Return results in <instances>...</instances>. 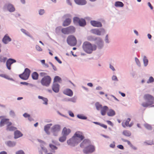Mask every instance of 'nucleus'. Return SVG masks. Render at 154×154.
<instances>
[{
	"mask_svg": "<svg viewBox=\"0 0 154 154\" xmlns=\"http://www.w3.org/2000/svg\"><path fill=\"white\" fill-rule=\"evenodd\" d=\"M71 131L70 129H67L66 128H63L62 131V133L63 135L67 136L70 133Z\"/></svg>",
	"mask_w": 154,
	"mask_h": 154,
	"instance_id": "nucleus-22",
	"label": "nucleus"
},
{
	"mask_svg": "<svg viewBox=\"0 0 154 154\" xmlns=\"http://www.w3.org/2000/svg\"><path fill=\"white\" fill-rule=\"evenodd\" d=\"M62 27L61 26H58L55 29V32L57 34L59 35L60 33V31H61Z\"/></svg>",
	"mask_w": 154,
	"mask_h": 154,
	"instance_id": "nucleus-41",
	"label": "nucleus"
},
{
	"mask_svg": "<svg viewBox=\"0 0 154 154\" xmlns=\"http://www.w3.org/2000/svg\"><path fill=\"white\" fill-rule=\"evenodd\" d=\"M117 147L120 149H124V147L122 145H118L117 146Z\"/></svg>",
	"mask_w": 154,
	"mask_h": 154,
	"instance_id": "nucleus-64",
	"label": "nucleus"
},
{
	"mask_svg": "<svg viewBox=\"0 0 154 154\" xmlns=\"http://www.w3.org/2000/svg\"><path fill=\"white\" fill-rule=\"evenodd\" d=\"M17 129V128L14 126H10L8 127H6V130L8 131H15Z\"/></svg>",
	"mask_w": 154,
	"mask_h": 154,
	"instance_id": "nucleus-36",
	"label": "nucleus"
},
{
	"mask_svg": "<svg viewBox=\"0 0 154 154\" xmlns=\"http://www.w3.org/2000/svg\"><path fill=\"white\" fill-rule=\"evenodd\" d=\"M2 42L5 44H7L12 41L11 38L8 35V34L5 35L2 39Z\"/></svg>",
	"mask_w": 154,
	"mask_h": 154,
	"instance_id": "nucleus-12",
	"label": "nucleus"
},
{
	"mask_svg": "<svg viewBox=\"0 0 154 154\" xmlns=\"http://www.w3.org/2000/svg\"><path fill=\"white\" fill-rule=\"evenodd\" d=\"M122 134L124 135L126 137H130L131 135L130 132L127 130L124 131Z\"/></svg>",
	"mask_w": 154,
	"mask_h": 154,
	"instance_id": "nucleus-39",
	"label": "nucleus"
},
{
	"mask_svg": "<svg viewBox=\"0 0 154 154\" xmlns=\"http://www.w3.org/2000/svg\"><path fill=\"white\" fill-rule=\"evenodd\" d=\"M82 142L85 144L87 143H89L90 142V140L88 139H84Z\"/></svg>",
	"mask_w": 154,
	"mask_h": 154,
	"instance_id": "nucleus-61",
	"label": "nucleus"
},
{
	"mask_svg": "<svg viewBox=\"0 0 154 154\" xmlns=\"http://www.w3.org/2000/svg\"><path fill=\"white\" fill-rule=\"evenodd\" d=\"M80 20V18L78 17H74L73 18V23L75 25H78Z\"/></svg>",
	"mask_w": 154,
	"mask_h": 154,
	"instance_id": "nucleus-34",
	"label": "nucleus"
},
{
	"mask_svg": "<svg viewBox=\"0 0 154 154\" xmlns=\"http://www.w3.org/2000/svg\"><path fill=\"white\" fill-rule=\"evenodd\" d=\"M45 11L43 9H40L38 11L39 14L40 15H43L45 13Z\"/></svg>",
	"mask_w": 154,
	"mask_h": 154,
	"instance_id": "nucleus-50",
	"label": "nucleus"
},
{
	"mask_svg": "<svg viewBox=\"0 0 154 154\" xmlns=\"http://www.w3.org/2000/svg\"><path fill=\"white\" fill-rule=\"evenodd\" d=\"M35 48L37 51H42V49L41 48V47L38 45H36L35 46Z\"/></svg>",
	"mask_w": 154,
	"mask_h": 154,
	"instance_id": "nucleus-54",
	"label": "nucleus"
},
{
	"mask_svg": "<svg viewBox=\"0 0 154 154\" xmlns=\"http://www.w3.org/2000/svg\"><path fill=\"white\" fill-rule=\"evenodd\" d=\"M38 98L39 99H42V100L44 102V103H43V104H45V105L48 104V100L47 98L43 97L40 96H38Z\"/></svg>",
	"mask_w": 154,
	"mask_h": 154,
	"instance_id": "nucleus-33",
	"label": "nucleus"
},
{
	"mask_svg": "<svg viewBox=\"0 0 154 154\" xmlns=\"http://www.w3.org/2000/svg\"><path fill=\"white\" fill-rule=\"evenodd\" d=\"M143 61L144 66H146L148 64V60L145 56H144L143 57Z\"/></svg>",
	"mask_w": 154,
	"mask_h": 154,
	"instance_id": "nucleus-38",
	"label": "nucleus"
},
{
	"mask_svg": "<svg viewBox=\"0 0 154 154\" xmlns=\"http://www.w3.org/2000/svg\"><path fill=\"white\" fill-rule=\"evenodd\" d=\"M91 31L92 33L99 36L103 35L106 32L104 29L102 28L93 29Z\"/></svg>",
	"mask_w": 154,
	"mask_h": 154,
	"instance_id": "nucleus-7",
	"label": "nucleus"
},
{
	"mask_svg": "<svg viewBox=\"0 0 154 154\" xmlns=\"http://www.w3.org/2000/svg\"><path fill=\"white\" fill-rule=\"evenodd\" d=\"M66 136L63 135V136L60 137L59 139V140L61 142H63L66 140Z\"/></svg>",
	"mask_w": 154,
	"mask_h": 154,
	"instance_id": "nucleus-42",
	"label": "nucleus"
},
{
	"mask_svg": "<svg viewBox=\"0 0 154 154\" xmlns=\"http://www.w3.org/2000/svg\"><path fill=\"white\" fill-rule=\"evenodd\" d=\"M14 138L18 139L23 136V134L19 130H16L14 132Z\"/></svg>",
	"mask_w": 154,
	"mask_h": 154,
	"instance_id": "nucleus-15",
	"label": "nucleus"
},
{
	"mask_svg": "<svg viewBox=\"0 0 154 154\" xmlns=\"http://www.w3.org/2000/svg\"><path fill=\"white\" fill-rule=\"evenodd\" d=\"M54 59L57 62L59 63L60 64H61L62 63V62L61 60H60L58 58V57L57 56H55L54 57Z\"/></svg>",
	"mask_w": 154,
	"mask_h": 154,
	"instance_id": "nucleus-59",
	"label": "nucleus"
},
{
	"mask_svg": "<svg viewBox=\"0 0 154 154\" xmlns=\"http://www.w3.org/2000/svg\"><path fill=\"white\" fill-rule=\"evenodd\" d=\"M66 42L67 44L70 46H75L77 44V40L75 36L71 35L68 36Z\"/></svg>",
	"mask_w": 154,
	"mask_h": 154,
	"instance_id": "nucleus-4",
	"label": "nucleus"
},
{
	"mask_svg": "<svg viewBox=\"0 0 154 154\" xmlns=\"http://www.w3.org/2000/svg\"><path fill=\"white\" fill-rule=\"evenodd\" d=\"M7 59L6 57H3L2 56H0V62H3V63H5L6 60Z\"/></svg>",
	"mask_w": 154,
	"mask_h": 154,
	"instance_id": "nucleus-44",
	"label": "nucleus"
},
{
	"mask_svg": "<svg viewBox=\"0 0 154 154\" xmlns=\"http://www.w3.org/2000/svg\"><path fill=\"white\" fill-rule=\"evenodd\" d=\"M104 41L106 43L108 44L110 42V41H109L108 39V35H107L106 36L105 38L104 39Z\"/></svg>",
	"mask_w": 154,
	"mask_h": 154,
	"instance_id": "nucleus-52",
	"label": "nucleus"
},
{
	"mask_svg": "<svg viewBox=\"0 0 154 154\" xmlns=\"http://www.w3.org/2000/svg\"><path fill=\"white\" fill-rule=\"evenodd\" d=\"M95 147L92 145H89L85 147L83 149V152L85 154L91 153L95 151Z\"/></svg>",
	"mask_w": 154,
	"mask_h": 154,
	"instance_id": "nucleus-6",
	"label": "nucleus"
},
{
	"mask_svg": "<svg viewBox=\"0 0 154 154\" xmlns=\"http://www.w3.org/2000/svg\"><path fill=\"white\" fill-rule=\"evenodd\" d=\"M40 146L42 150L43 151L45 154L47 153L48 152V150L46 148L44 147L42 145H41Z\"/></svg>",
	"mask_w": 154,
	"mask_h": 154,
	"instance_id": "nucleus-49",
	"label": "nucleus"
},
{
	"mask_svg": "<svg viewBox=\"0 0 154 154\" xmlns=\"http://www.w3.org/2000/svg\"><path fill=\"white\" fill-rule=\"evenodd\" d=\"M75 3L79 5H84L87 4L85 0H74Z\"/></svg>",
	"mask_w": 154,
	"mask_h": 154,
	"instance_id": "nucleus-20",
	"label": "nucleus"
},
{
	"mask_svg": "<svg viewBox=\"0 0 154 154\" xmlns=\"http://www.w3.org/2000/svg\"><path fill=\"white\" fill-rule=\"evenodd\" d=\"M76 140L75 138L74 137V136H73L71 138L67 140V143L69 145H74L76 144H77V141Z\"/></svg>",
	"mask_w": 154,
	"mask_h": 154,
	"instance_id": "nucleus-14",
	"label": "nucleus"
},
{
	"mask_svg": "<svg viewBox=\"0 0 154 154\" xmlns=\"http://www.w3.org/2000/svg\"><path fill=\"white\" fill-rule=\"evenodd\" d=\"M68 113L69 114V115L70 116L72 117H74V115L73 113L71 111H69L68 112Z\"/></svg>",
	"mask_w": 154,
	"mask_h": 154,
	"instance_id": "nucleus-62",
	"label": "nucleus"
},
{
	"mask_svg": "<svg viewBox=\"0 0 154 154\" xmlns=\"http://www.w3.org/2000/svg\"><path fill=\"white\" fill-rule=\"evenodd\" d=\"M135 59L137 65L140 66V63L137 57H135Z\"/></svg>",
	"mask_w": 154,
	"mask_h": 154,
	"instance_id": "nucleus-56",
	"label": "nucleus"
},
{
	"mask_svg": "<svg viewBox=\"0 0 154 154\" xmlns=\"http://www.w3.org/2000/svg\"><path fill=\"white\" fill-rule=\"evenodd\" d=\"M61 81L62 79L61 78L58 76H55L54 79V83L57 82H60Z\"/></svg>",
	"mask_w": 154,
	"mask_h": 154,
	"instance_id": "nucleus-40",
	"label": "nucleus"
},
{
	"mask_svg": "<svg viewBox=\"0 0 154 154\" xmlns=\"http://www.w3.org/2000/svg\"><path fill=\"white\" fill-rule=\"evenodd\" d=\"M5 144L8 147H13L15 146L16 144V142L15 141L9 140L5 142Z\"/></svg>",
	"mask_w": 154,
	"mask_h": 154,
	"instance_id": "nucleus-21",
	"label": "nucleus"
},
{
	"mask_svg": "<svg viewBox=\"0 0 154 154\" xmlns=\"http://www.w3.org/2000/svg\"><path fill=\"white\" fill-rule=\"evenodd\" d=\"M130 120L131 119L130 118H128L127 119L125 123V124L126 126H128L129 124V122L130 121Z\"/></svg>",
	"mask_w": 154,
	"mask_h": 154,
	"instance_id": "nucleus-60",
	"label": "nucleus"
},
{
	"mask_svg": "<svg viewBox=\"0 0 154 154\" xmlns=\"http://www.w3.org/2000/svg\"><path fill=\"white\" fill-rule=\"evenodd\" d=\"M71 22V20L70 18H66L63 21L62 23V25L64 27L69 25Z\"/></svg>",
	"mask_w": 154,
	"mask_h": 154,
	"instance_id": "nucleus-18",
	"label": "nucleus"
},
{
	"mask_svg": "<svg viewBox=\"0 0 154 154\" xmlns=\"http://www.w3.org/2000/svg\"><path fill=\"white\" fill-rule=\"evenodd\" d=\"M12 64L9 59L7 60L6 62V66L8 70L11 69V66Z\"/></svg>",
	"mask_w": 154,
	"mask_h": 154,
	"instance_id": "nucleus-35",
	"label": "nucleus"
},
{
	"mask_svg": "<svg viewBox=\"0 0 154 154\" xmlns=\"http://www.w3.org/2000/svg\"><path fill=\"white\" fill-rule=\"evenodd\" d=\"M142 105L143 107H146L150 105H150L149 103L147 102V103H143Z\"/></svg>",
	"mask_w": 154,
	"mask_h": 154,
	"instance_id": "nucleus-51",
	"label": "nucleus"
},
{
	"mask_svg": "<svg viewBox=\"0 0 154 154\" xmlns=\"http://www.w3.org/2000/svg\"><path fill=\"white\" fill-rule=\"evenodd\" d=\"M91 24L93 26L96 27H101L102 26V24L99 21L95 20H91L90 22Z\"/></svg>",
	"mask_w": 154,
	"mask_h": 154,
	"instance_id": "nucleus-16",
	"label": "nucleus"
},
{
	"mask_svg": "<svg viewBox=\"0 0 154 154\" xmlns=\"http://www.w3.org/2000/svg\"><path fill=\"white\" fill-rule=\"evenodd\" d=\"M51 79L49 75H46L43 77L40 81L41 85L44 86L48 87L51 83Z\"/></svg>",
	"mask_w": 154,
	"mask_h": 154,
	"instance_id": "nucleus-3",
	"label": "nucleus"
},
{
	"mask_svg": "<svg viewBox=\"0 0 154 154\" xmlns=\"http://www.w3.org/2000/svg\"><path fill=\"white\" fill-rule=\"evenodd\" d=\"M52 125V124L50 123L44 126V131L47 134L49 135L50 134V132L48 131V130Z\"/></svg>",
	"mask_w": 154,
	"mask_h": 154,
	"instance_id": "nucleus-26",
	"label": "nucleus"
},
{
	"mask_svg": "<svg viewBox=\"0 0 154 154\" xmlns=\"http://www.w3.org/2000/svg\"><path fill=\"white\" fill-rule=\"evenodd\" d=\"M80 131H77L74 135V137L75 138L76 140L77 141V144L80 143L81 141L83 140L84 138V137L82 135L80 134Z\"/></svg>",
	"mask_w": 154,
	"mask_h": 154,
	"instance_id": "nucleus-11",
	"label": "nucleus"
},
{
	"mask_svg": "<svg viewBox=\"0 0 154 154\" xmlns=\"http://www.w3.org/2000/svg\"><path fill=\"white\" fill-rule=\"evenodd\" d=\"M39 75L36 72H33L32 74V77L33 80H36L38 79Z\"/></svg>",
	"mask_w": 154,
	"mask_h": 154,
	"instance_id": "nucleus-32",
	"label": "nucleus"
},
{
	"mask_svg": "<svg viewBox=\"0 0 154 154\" xmlns=\"http://www.w3.org/2000/svg\"><path fill=\"white\" fill-rule=\"evenodd\" d=\"M143 98L147 102L150 103V105H152L153 104L154 98L152 95L149 94H146L144 95Z\"/></svg>",
	"mask_w": 154,
	"mask_h": 154,
	"instance_id": "nucleus-9",
	"label": "nucleus"
},
{
	"mask_svg": "<svg viewBox=\"0 0 154 154\" xmlns=\"http://www.w3.org/2000/svg\"><path fill=\"white\" fill-rule=\"evenodd\" d=\"M98 37L95 36L89 35L87 37V40L89 41L95 42Z\"/></svg>",
	"mask_w": 154,
	"mask_h": 154,
	"instance_id": "nucleus-25",
	"label": "nucleus"
},
{
	"mask_svg": "<svg viewBox=\"0 0 154 154\" xmlns=\"http://www.w3.org/2000/svg\"><path fill=\"white\" fill-rule=\"evenodd\" d=\"M78 24L80 26L84 27L86 25V22L85 20L83 18H80Z\"/></svg>",
	"mask_w": 154,
	"mask_h": 154,
	"instance_id": "nucleus-27",
	"label": "nucleus"
},
{
	"mask_svg": "<svg viewBox=\"0 0 154 154\" xmlns=\"http://www.w3.org/2000/svg\"><path fill=\"white\" fill-rule=\"evenodd\" d=\"M3 9L5 10H7L10 12H13L15 10L13 5L10 3L5 4L3 7Z\"/></svg>",
	"mask_w": 154,
	"mask_h": 154,
	"instance_id": "nucleus-10",
	"label": "nucleus"
},
{
	"mask_svg": "<svg viewBox=\"0 0 154 154\" xmlns=\"http://www.w3.org/2000/svg\"><path fill=\"white\" fill-rule=\"evenodd\" d=\"M108 110L109 108L107 106H103L100 111L101 115L103 116H105L106 114V111Z\"/></svg>",
	"mask_w": 154,
	"mask_h": 154,
	"instance_id": "nucleus-24",
	"label": "nucleus"
},
{
	"mask_svg": "<svg viewBox=\"0 0 154 154\" xmlns=\"http://www.w3.org/2000/svg\"><path fill=\"white\" fill-rule=\"evenodd\" d=\"M8 119L3 118L2 119L0 122V127H2L5 124H7L8 121H9Z\"/></svg>",
	"mask_w": 154,
	"mask_h": 154,
	"instance_id": "nucleus-28",
	"label": "nucleus"
},
{
	"mask_svg": "<svg viewBox=\"0 0 154 154\" xmlns=\"http://www.w3.org/2000/svg\"><path fill=\"white\" fill-rule=\"evenodd\" d=\"M114 6L116 7L122 8L124 6L123 3L120 1H116L115 2Z\"/></svg>",
	"mask_w": 154,
	"mask_h": 154,
	"instance_id": "nucleus-31",
	"label": "nucleus"
},
{
	"mask_svg": "<svg viewBox=\"0 0 154 154\" xmlns=\"http://www.w3.org/2000/svg\"><path fill=\"white\" fill-rule=\"evenodd\" d=\"M40 76L42 77H44L45 76L47 75V74L44 72H41L39 74Z\"/></svg>",
	"mask_w": 154,
	"mask_h": 154,
	"instance_id": "nucleus-58",
	"label": "nucleus"
},
{
	"mask_svg": "<svg viewBox=\"0 0 154 154\" xmlns=\"http://www.w3.org/2000/svg\"><path fill=\"white\" fill-rule=\"evenodd\" d=\"M63 93L69 97H71L73 95V92L72 90L70 89H66L64 90L63 92Z\"/></svg>",
	"mask_w": 154,
	"mask_h": 154,
	"instance_id": "nucleus-19",
	"label": "nucleus"
},
{
	"mask_svg": "<svg viewBox=\"0 0 154 154\" xmlns=\"http://www.w3.org/2000/svg\"><path fill=\"white\" fill-rule=\"evenodd\" d=\"M95 44L99 50L102 49L104 46V43L103 39L100 37H98L95 42Z\"/></svg>",
	"mask_w": 154,
	"mask_h": 154,
	"instance_id": "nucleus-8",
	"label": "nucleus"
},
{
	"mask_svg": "<svg viewBox=\"0 0 154 154\" xmlns=\"http://www.w3.org/2000/svg\"><path fill=\"white\" fill-rule=\"evenodd\" d=\"M82 48L84 51L88 54H91L93 51L97 49V46L95 44L93 45L88 42H85L82 45Z\"/></svg>",
	"mask_w": 154,
	"mask_h": 154,
	"instance_id": "nucleus-1",
	"label": "nucleus"
},
{
	"mask_svg": "<svg viewBox=\"0 0 154 154\" xmlns=\"http://www.w3.org/2000/svg\"><path fill=\"white\" fill-rule=\"evenodd\" d=\"M144 143H146L147 145H152L153 144V140H147L144 142Z\"/></svg>",
	"mask_w": 154,
	"mask_h": 154,
	"instance_id": "nucleus-46",
	"label": "nucleus"
},
{
	"mask_svg": "<svg viewBox=\"0 0 154 154\" xmlns=\"http://www.w3.org/2000/svg\"><path fill=\"white\" fill-rule=\"evenodd\" d=\"M109 111L107 112L108 116H113L116 115V112L114 110L110 109L108 110Z\"/></svg>",
	"mask_w": 154,
	"mask_h": 154,
	"instance_id": "nucleus-29",
	"label": "nucleus"
},
{
	"mask_svg": "<svg viewBox=\"0 0 154 154\" xmlns=\"http://www.w3.org/2000/svg\"><path fill=\"white\" fill-rule=\"evenodd\" d=\"M77 117L78 118L81 119L86 120L87 119V117L84 116L82 114H78Z\"/></svg>",
	"mask_w": 154,
	"mask_h": 154,
	"instance_id": "nucleus-43",
	"label": "nucleus"
},
{
	"mask_svg": "<svg viewBox=\"0 0 154 154\" xmlns=\"http://www.w3.org/2000/svg\"><path fill=\"white\" fill-rule=\"evenodd\" d=\"M76 98L74 97L70 98L68 100L69 101H71L73 103H75L76 101Z\"/></svg>",
	"mask_w": 154,
	"mask_h": 154,
	"instance_id": "nucleus-53",
	"label": "nucleus"
},
{
	"mask_svg": "<svg viewBox=\"0 0 154 154\" xmlns=\"http://www.w3.org/2000/svg\"><path fill=\"white\" fill-rule=\"evenodd\" d=\"M75 31V28L72 26L62 28L61 32L64 35L72 34Z\"/></svg>",
	"mask_w": 154,
	"mask_h": 154,
	"instance_id": "nucleus-2",
	"label": "nucleus"
},
{
	"mask_svg": "<svg viewBox=\"0 0 154 154\" xmlns=\"http://www.w3.org/2000/svg\"><path fill=\"white\" fill-rule=\"evenodd\" d=\"M15 154H25L24 152L22 150H20L17 151Z\"/></svg>",
	"mask_w": 154,
	"mask_h": 154,
	"instance_id": "nucleus-55",
	"label": "nucleus"
},
{
	"mask_svg": "<svg viewBox=\"0 0 154 154\" xmlns=\"http://www.w3.org/2000/svg\"><path fill=\"white\" fill-rule=\"evenodd\" d=\"M60 129V125H54L51 128V131L54 133V135L56 136V135L54 134V133L59 131Z\"/></svg>",
	"mask_w": 154,
	"mask_h": 154,
	"instance_id": "nucleus-13",
	"label": "nucleus"
},
{
	"mask_svg": "<svg viewBox=\"0 0 154 154\" xmlns=\"http://www.w3.org/2000/svg\"><path fill=\"white\" fill-rule=\"evenodd\" d=\"M95 106L96 108V109L99 111L100 110V109H102L103 107V106L102 104H100L98 102H97L95 103Z\"/></svg>",
	"mask_w": 154,
	"mask_h": 154,
	"instance_id": "nucleus-37",
	"label": "nucleus"
},
{
	"mask_svg": "<svg viewBox=\"0 0 154 154\" xmlns=\"http://www.w3.org/2000/svg\"><path fill=\"white\" fill-rule=\"evenodd\" d=\"M10 116L12 117H14L15 116V113L14 111L12 110H11L9 112Z\"/></svg>",
	"mask_w": 154,
	"mask_h": 154,
	"instance_id": "nucleus-48",
	"label": "nucleus"
},
{
	"mask_svg": "<svg viewBox=\"0 0 154 154\" xmlns=\"http://www.w3.org/2000/svg\"><path fill=\"white\" fill-rule=\"evenodd\" d=\"M112 80L113 81H118V79L117 77V76L115 75H113L112 77Z\"/></svg>",
	"mask_w": 154,
	"mask_h": 154,
	"instance_id": "nucleus-57",
	"label": "nucleus"
},
{
	"mask_svg": "<svg viewBox=\"0 0 154 154\" xmlns=\"http://www.w3.org/2000/svg\"><path fill=\"white\" fill-rule=\"evenodd\" d=\"M49 146L51 149V152L53 153H55V150L58 149L57 147L51 143L49 144Z\"/></svg>",
	"mask_w": 154,
	"mask_h": 154,
	"instance_id": "nucleus-30",
	"label": "nucleus"
},
{
	"mask_svg": "<svg viewBox=\"0 0 154 154\" xmlns=\"http://www.w3.org/2000/svg\"><path fill=\"white\" fill-rule=\"evenodd\" d=\"M59 87L60 85L58 84L53 83L52 86V90L54 92L58 93L59 91Z\"/></svg>",
	"mask_w": 154,
	"mask_h": 154,
	"instance_id": "nucleus-17",
	"label": "nucleus"
},
{
	"mask_svg": "<svg viewBox=\"0 0 154 154\" xmlns=\"http://www.w3.org/2000/svg\"><path fill=\"white\" fill-rule=\"evenodd\" d=\"M144 126L147 129L151 130L152 129V127L150 125L148 124H146L144 125Z\"/></svg>",
	"mask_w": 154,
	"mask_h": 154,
	"instance_id": "nucleus-45",
	"label": "nucleus"
},
{
	"mask_svg": "<svg viewBox=\"0 0 154 154\" xmlns=\"http://www.w3.org/2000/svg\"><path fill=\"white\" fill-rule=\"evenodd\" d=\"M154 82V79L152 76L149 77L148 80L147 81V83H150L153 82Z\"/></svg>",
	"mask_w": 154,
	"mask_h": 154,
	"instance_id": "nucleus-47",
	"label": "nucleus"
},
{
	"mask_svg": "<svg viewBox=\"0 0 154 154\" xmlns=\"http://www.w3.org/2000/svg\"><path fill=\"white\" fill-rule=\"evenodd\" d=\"M30 72V70L29 69L26 68L25 69L24 72L19 75V77L23 80H27L29 76Z\"/></svg>",
	"mask_w": 154,
	"mask_h": 154,
	"instance_id": "nucleus-5",
	"label": "nucleus"
},
{
	"mask_svg": "<svg viewBox=\"0 0 154 154\" xmlns=\"http://www.w3.org/2000/svg\"><path fill=\"white\" fill-rule=\"evenodd\" d=\"M124 142H126L134 150H136L137 149V148L134 146L131 143V142L125 139H123V138H122L121 139Z\"/></svg>",
	"mask_w": 154,
	"mask_h": 154,
	"instance_id": "nucleus-23",
	"label": "nucleus"
},
{
	"mask_svg": "<svg viewBox=\"0 0 154 154\" xmlns=\"http://www.w3.org/2000/svg\"><path fill=\"white\" fill-rule=\"evenodd\" d=\"M64 16L66 18H70L72 16L71 14H66L64 15Z\"/></svg>",
	"mask_w": 154,
	"mask_h": 154,
	"instance_id": "nucleus-63",
	"label": "nucleus"
}]
</instances>
